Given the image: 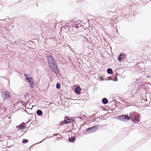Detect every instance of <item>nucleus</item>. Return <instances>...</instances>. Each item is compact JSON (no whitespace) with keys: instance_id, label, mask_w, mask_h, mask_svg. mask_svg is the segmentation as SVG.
I'll use <instances>...</instances> for the list:
<instances>
[{"instance_id":"nucleus-11","label":"nucleus","mask_w":151,"mask_h":151,"mask_svg":"<svg viewBox=\"0 0 151 151\" xmlns=\"http://www.w3.org/2000/svg\"><path fill=\"white\" fill-rule=\"evenodd\" d=\"M124 58V55H123L121 54L118 58L119 61H121L122 59Z\"/></svg>"},{"instance_id":"nucleus-14","label":"nucleus","mask_w":151,"mask_h":151,"mask_svg":"<svg viewBox=\"0 0 151 151\" xmlns=\"http://www.w3.org/2000/svg\"><path fill=\"white\" fill-rule=\"evenodd\" d=\"M37 114L39 116H41L42 114V112L41 110H38L37 111Z\"/></svg>"},{"instance_id":"nucleus-6","label":"nucleus","mask_w":151,"mask_h":151,"mask_svg":"<svg viewBox=\"0 0 151 151\" xmlns=\"http://www.w3.org/2000/svg\"><path fill=\"white\" fill-rule=\"evenodd\" d=\"M2 96L4 99H8L10 97L9 93L8 91H5L3 92Z\"/></svg>"},{"instance_id":"nucleus-15","label":"nucleus","mask_w":151,"mask_h":151,"mask_svg":"<svg viewBox=\"0 0 151 151\" xmlns=\"http://www.w3.org/2000/svg\"><path fill=\"white\" fill-rule=\"evenodd\" d=\"M21 129L25 128V126L24 125V123H22L18 126Z\"/></svg>"},{"instance_id":"nucleus-18","label":"nucleus","mask_w":151,"mask_h":151,"mask_svg":"<svg viewBox=\"0 0 151 151\" xmlns=\"http://www.w3.org/2000/svg\"><path fill=\"white\" fill-rule=\"evenodd\" d=\"M99 80L101 81H103L104 80L103 79V77L102 76H101V77L99 79Z\"/></svg>"},{"instance_id":"nucleus-4","label":"nucleus","mask_w":151,"mask_h":151,"mask_svg":"<svg viewBox=\"0 0 151 151\" xmlns=\"http://www.w3.org/2000/svg\"><path fill=\"white\" fill-rule=\"evenodd\" d=\"M24 75L26 77V80L28 81L29 83L30 84V86L33 87L34 85V82L33 79L32 78H29V77H27V75L26 74H25Z\"/></svg>"},{"instance_id":"nucleus-12","label":"nucleus","mask_w":151,"mask_h":151,"mask_svg":"<svg viewBox=\"0 0 151 151\" xmlns=\"http://www.w3.org/2000/svg\"><path fill=\"white\" fill-rule=\"evenodd\" d=\"M102 102L104 104H106L108 103V101L106 98H104L102 99Z\"/></svg>"},{"instance_id":"nucleus-16","label":"nucleus","mask_w":151,"mask_h":151,"mask_svg":"<svg viewBox=\"0 0 151 151\" xmlns=\"http://www.w3.org/2000/svg\"><path fill=\"white\" fill-rule=\"evenodd\" d=\"M28 142V140H27V139H23L22 140V143H27V142Z\"/></svg>"},{"instance_id":"nucleus-19","label":"nucleus","mask_w":151,"mask_h":151,"mask_svg":"<svg viewBox=\"0 0 151 151\" xmlns=\"http://www.w3.org/2000/svg\"><path fill=\"white\" fill-rule=\"evenodd\" d=\"M74 26V27H76V28H78V27H77V25H76V26Z\"/></svg>"},{"instance_id":"nucleus-23","label":"nucleus","mask_w":151,"mask_h":151,"mask_svg":"<svg viewBox=\"0 0 151 151\" xmlns=\"http://www.w3.org/2000/svg\"><path fill=\"white\" fill-rule=\"evenodd\" d=\"M150 1H151V0H150Z\"/></svg>"},{"instance_id":"nucleus-10","label":"nucleus","mask_w":151,"mask_h":151,"mask_svg":"<svg viewBox=\"0 0 151 151\" xmlns=\"http://www.w3.org/2000/svg\"><path fill=\"white\" fill-rule=\"evenodd\" d=\"M135 116L134 117V120L138 121L139 120V114L138 113L136 114H135Z\"/></svg>"},{"instance_id":"nucleus-8","label":"nucleus","mask_w":151,"mask_h":151,"mask_svg":"<svg viewBox=\"0 0 151 151\" xmlns=\"http://www.w3.org/2000/svg\"><path fill=\"white\" fill-rule=\"evenodd\" d=\"M75 135L74 134H73V135H72L71 137H69V141L70 142H73L75 140Z\"/></svg>"},{"instance_id":"nucleus-7","label":"nucleus","mask_w":151,"mask_h":151,"mask_svg":"<svg viewBox=\"0 0 151 151\" xmlns=\"http://www.w3.org/2000/svg\"><path fill=\"white\" fill-rule=\"evenodd\" d=\"M81 90V88L79 86H77L74 89L75 92L77 94H80L81 93L80 91Z\"/></svg>"},{"instance_id":"nucleus-17","label":"nucleus","mask_w":151,"mask_h":151,"mask_svg":"<svg viewBox=\"0 0 151 151\" xmlns=\"http://www.w3.org/2000/svg\"><path fill=\"white\" fill-rule=\"evenodd\" d=\"M60 87V85L58 83H57L56 84V88L58 89H59Z\"/></svg>"},{"instance_id":"nucleus-9","label":"nucleus","mask_w":151,"mask_h":151,"mask_svg":"<svg viewBox=\"0 0 151 151\" xmlns=\"http://www.w3.org/2000/svg\"><path fill=\"white\" fill-rule=\"evenodd\" d=\"M72 119L71 118H68L65 119L64 122L65 124H67L72 122Z\"/></svg>"},{"instance_id":"nucleus-1","label":"nucleus","mask_w":151,"mask_h":151,"mask_svg":"<svg viewBox=\"0 0 151 151\" xmlns=\"http://www.w3.org/2000/svg\"><path fill=\"white\" fill-rule=\"evenodd\" d=\"M50 67L52 71L56 74L59 73V71L57 65L55 64V62L50 63L48 64Z\"/></svg>"},{"instance_id":"nucleus-13","label":"nucleus","mask_w":151,"mask_h":151,"mask_svg":"<svg viewBox=\"0 0 151 151\" xmlns=\"http://www.w3.org/2000/svg\"><path fill=\"white\" fill-rule=\"evenodd\" d=\"M107 72L109 74H112L113 73L112 69L110 68H109L107 69Z\"/></svg>"},{"instance_id":"nucleus-22","label":"nucleus","mask_w":151,"mask_h":151,"mask_svg":"<svg viewBox=\"0 0 151 151\" xmlns=\"http://www.w3.org/2000/svg\"><path fill=\"white\" fill-rule=\"evenodd\" d=\"M72 25L73 26V24H72Z\"/></svg>"},{"instance_id":"nucleus-20","label":"nucleus","mask_w":151,"mask_h":151,"mask_svg":"<svg viewBox=\"0 0 151 151\" xmlns=\"http://www.w3.org/2000/svg\"><path fill=\"white\" fill-rule=\"evenodd\" d=\"M108 78H109V79H111V78L109 77Z\"/></svg>"},{"instance_id":"nucleus-3","label":"nucleus","mask_w":151,"mask_h":151,"mask_svg":"<svg viewBox=\"0 0 151 151\" xmlns=\"http://www.w3.org/2000/svg\"><path fill=\"white\" fill-rule=\"evenodd\" d=\"M97 126H94L91 127H89L86 130L88 133H92L95 132L97 129H98Z\"/></svg>"},{"instance_id":"nucleus-2","label":"nucleus","mask_w":151,"mask_h":151,"mask_svg":"<svg viewBox=\"0 0 151 151\" xmlns=\"http://www.w3.org/2000/svg\"><path fill=\"white\" fill-rule=\"evenodd\" d=\"M118 119L121 121H127L130 119V117L127 114L126 115H122L118 117Z\"/></svg>"},{"instance_id":"nucleus-21","label":"nucleus","mask_w":151,"mask_h":151,"mask_svg":"<svg viewBox=\"0 0 151 151\" xmlns=\"http://www.w3.org/2000/svg\"><path fill=\"white\" fill-rule=\"evenodd\" d=\"M55 135H57V134H55V135H54V136H55Z\"/></svg>"},{"instance_id":"nucleus-5","label":"nucleus","mask_w":151,"mask_h":151,"mask_svg":"<svg viewBox=\"0 0 151 151\" xmlns=\"http://www.w3.org/2000/svg\"><path fill=\"white\" fill-rule=\"evenodd\" d=\"M47 58L48 64H49L50 63H52L55 61L54 59L53 58L52 56L51 55H50L49 56H47Z\"/></svg>"}]
</instances>
